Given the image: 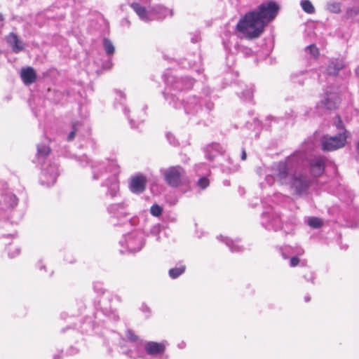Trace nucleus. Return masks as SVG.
<instances>
[{"mask_svg": "<svg viewBox=\"0 0 359 359\" xmlns=\"http://www.w3.org/2000/svg\"><path fill=\"white\" fill-rule=\"evenodd\" d=\"M163 209L157 204H154L151 207L150 212L153 216L158 217L162 214Z\"/></svg>", "mask_w": 359, "mask_h": 359, "instance_id": "obj_32", "label": "nucleus"}, {"mask_svg": "<svg viewBox=\"0 0 359 359\" xmlns=\"http://www.w3.org/2000/svg\"><path fill=\"white\" fill-rule=\"evenodd\" d=\"M4 18H3V15L2 14H0V20H3Z\"/></svg>", "mask_w": 359, "mask_h": 359, "instance_id": "obj_47", "label": "nucleus"}, {"mask_svg": "<svg viewBox=\"0 0 359 359\" xmlns=\"http://www.w3.org/2000/svg\"><path fill=\"white\" fill-rule=\"evenodd\" d=\"M166 88L164 96L166 100H170V103H172L175 108H180L183 106L186 113H190L188 106H185L182 101L179 100L176 96V93L183 90L190 89L194 83L191 78H177L172 75L166 76L165 79Z\"/></svg>", "mask_w": 359, "mask_h": 359, "instance_id": "obj_4", "label": "nucleus"}, {"mask_svg": "<svg viewBox=\"0 0 359 359\" xmlns=\"http://www.w3.org/2000/svg\"><path fill=\"white\" fill-rule=\"evenodd\" d=\"M127 338L131 341L136 343L137 346L143 345V341L139 339V337L136 335L132 330H128L126 332Z\"/></svg>", "mask_w": 359, "mask_h": 359, "instance_id": "obj_28", "label": "nucleus"}, {"mask_svg": "<svg viewBox=\"0 0 359 359\" xmlns=\"http://www.w3.org/2000/svg\"><path fill=\"white\" fill-rule=\"evenodd\" d=\"M146 353L151 355H157L164 353L165 346L163 343L148 341L144 345Z\"/></svg>", "mask_w": 359, "mask_h": 359, "instance_id": "obj_16", "label": "nucleus"}, {"mask_svg": "<svg viewBox=\"0 0 359 359\" xmlns=\"http://www.w3.org/2000/svg\"><path fill=\"white\" fill-rule=\"evenodd\" d=\"M279 6L274 1H268L259 6L257 11L245 14L236 25L238 31L246 38L252 39L259 37L265 26L276 17Z\"/></svg>", "mask_w": 359, "mask_h": 359, "instance_id": "obj_1", "label": "nucleus"}, {"mask_svg": "<svg viewBox=\"0 0 359 359\" xmlns=\"http://www.w3.org/2000/svg\"><path fill=\"white\" fill-rule=\"evenodd\" d=\"M265 180L269 185H272L274 183L276 179L275 175L273 174V172L266 176Z\"/></svg>", "mask_w": 359, "mask_h": 359, "instance_id": "obj_36", "label": "nucleus"}, {"mask_svg": "<svg viewBox=\"0 0 359 359\" xmlns=\"http://www.w3.org/2000/svg\"><path fill=\"white\" fill-rule=\"evenodd\" d=\"M50 149L45 144L37 145V156L39 160H43L47 156L49 155Z\"/></svg>", "mask_w": 359, "mask_h": 359, "instance_id": "obj_24", "label": "nucleus"}, {"mask_svg": "<svg viewBox=\"0 0 359 359\" xmlns=\"http://www.w3.org/2000/svg\"><path fill=\"white\" fill-rule=\"evenodd\" d=\"M305 154L296 151L284 161L275 163L271 167V171L275 175L276 181L282 185L290 183V180L297 170V168L303 163Z\"/></svg>", "mask_w": 359, "mask_h": 359, "instance_id": "obj_3", "label": "nucleus"}, {"mask_svg": "<svg viewBox=\"0 0 359 359\" xmlns=\"http://www.w3.org/2000/svg\"><path fill=\"white\" fill-rule=\"evenodd\" d=\"M146 184L147 179L144 175H135L130 179L129 189L133 193L140 194L144 191Z\"/></svg>", "mask_w": 359, "mask_h": 359, "instance_id": "obj_10", "label": "nucleus"}, {"mask_svg": "<svg viewBox=\"0 0 359 359\" xmlns=\"http://www.w3.org/2000/svg\"><path fill=\"white\" fill-rule=\"evenodd\" d=\"M15 248V253H13L11 252V247H9L8 248V255L11 257H15L16 255H19L20 253V249L18 248Z\"/></svg>", "mask_w": 359, "mask_h": 359, "instance_id": "obj_39", "label": "nucleus"}, {"mask_svg": "<svg viewBox=\"0 0 359 359\" xmlns=\"http://www.w3.org/2000/svg\"><path fill=\"white\" fill-rule=\"evenodd\" d=\"M103 46L104 50L107 55H110L114 54L115 48L113 43L109 39L104 38L103 39Z\"/></svg>", "mask_w": 359, "mask_h": 359, "instance_id": "obj_27", "label": "nucleus"}, {"mask_svg": "<svg viewBox=\"0 0 359 359\" xmlns=\"http://www.w3.org/2000/svg\"><path fill=\"white\" fill-rule=\"evenodd\" d=\"M130 123L131 124V126L133 127V121L132 120H130Z\"/></svg>", "mask_w": 359, "mask_h": 359, "instance_id": "obj_48", "label": "nucleus"}, {"mask_svg": "<svg viewBox=\"0 0 359 359\" xmlns=\"http://www.w3.org/2000/svg\"><path fill=\"white\" fill-rule=\"evenodd\" d=\"M224 149L218 143H212L205 149V156L208 159L212 161L217 156L222 154Z\"/></svg>", "mask_w": 359, "mask_h": 359, "instance_id": "obj_19", "label": "nucleus"}, {"mask_svg": "<svg viewBox=\"0 0 359 359\" xmlns=\"http://www.w3.org/2000/svg\"><path fill=\"white\" fill-rule=\"evenodd\" d=\"M6 42L11 46L12 50L15 53H19L25 48V43L21 41L18 35L13 32H11L6 36Z\"/></svg>", "mask_w": 359, "mask_h": 359, "instance_id": "obj_14", "label": "nucleus"}, {"mask_svg": "<svg viewBox=\"0 0 359 359\" xmlns=\"http://www.w3.org/2000/svg\"><path fill=\"white\" fill-rule=\"evenodd\" d=\"M359 14V8H354L347 11L346 15L348 18H353Z\"/></svg>", "mask_w": 359, "mask_h": 359, "instance_id": "obj_35", "label": "nucleus"}, {"mask_svg": "<svg viewBox=\"0 0 359 359\" xmlns=\"http://www.w3.org/2000/svg\"><path fill=\"white\" fill-rule=\"evenodd\" d=\"M165 181L172 187H178L186 177L184 169L180 166H171L162 171Z\"/></svg>", "mask_w": 359, "mask_h": 359, "instance_id": "obj_7", "label": "nucleus"}, {"mask_svg": "<svg viewBox=\"0 0 359 359\" xmlns=\"http://www.w3.org/2000/svg\"><path fill=\"white\" fill-rule=\"evenodd\" d=\"M299 263V259L297 257H292L290 259V265L291 267H294Z\"/></svg>", "mask_w": 359, "mask_h": 359, "instance_id": "obj_38", "label": "nucleus"}, {"mask_svg": "<svg viewBox=\"0 0 359 359\" xmlns=\"http://www.w3.org/2000/svg\"><path fill=\"white\" fill-rule=\"evenodd\" d=\"M300 4L303 11L306 13L312 14L315 12V8L309 0H302Z\"/></svg>", "mask_w": 359, "mask_h": 359, "instance_id": "obj_26", "label": "nucleus"}, {"mask_svg": "<svg viewBox=\"0 0 359 359\" xmlns=\"http://www.w3.org/2000/svg\"><path fill=\"white\" fill-rule=\"evenodd\" d=\"M346 131L339 132L333 137L325 136L322 140V149L324 151H334L345 145L346 140Z\"/></svg>", "mask_w": 359, "mask_h": 359, "instance_id": "obj_8", "label": "nucleus"}, {"mask_svg": "<svg viewBox=\"0 0 359 359\" xmlns=\"http://www.w3.org/2000/svg\"><path fill=\"white\" fill-rule=\"evenodd\" d=\"M18 200L16 196L12 193L6 192L0 196V227L10 229L13 226V222H8L14 208L18 205Z\"/></svg>", "mask_w": 359, "mask_h": 359, "instance_id": "obj_5", "label": "nucleus"}, {"mask_svg": "<svg viewBox=\"0 0 359 359\" xmlns=\"http://www.w3.org/2000/svg\"><path fill=\"white\" fill-rule=\"evenodd\" d=\"M185 269L186 266L184 265H180L179 267L170 269L168 273L170 278L175 279L182 275L185 271Z\"/></svg>", "mask_w": 359, "mask_h": 359, "instance_id": "obj_25", "label": "nucleus"}, {"mask_svg": "<svg viewBox=\"0 0 359 359\" xmlns=\"http://www.w3.org/2000/svg\"><path fill=\"white\" fill-rule=\"evenodd\" d=\"M311 183L310 178L306 174L296 170L290 178V183L286 185L289 186L293 194L302 196L307 193Z\"/></svg>", "mask_w": 359, "mask_h": 359, "instance_id": "obj_6", "label": "nucleus"}, {"mask_svg": "<svg viewBox=\"0 0 359 359\" xmlns=\"http://www.w3.org/2000/svg\"><path fill=\"white\" fill-rule=\"evenodd\" d=\"M325 170V158L322 156H317L310 161L311 173L314 177L320 176Z\"/></svg>", "mask_w": 359, "mask_h": 359, "instance_id": "obj_13", "label": "nucleus"}, {"mask_svg": "<svg viewBox=\"0 0 359 359\" xmlns=\"http://www.w3.org/2000/svg\"><path fill=\"white\" fill-rule=\"evenodd\" d=\"M306 53H309L314 59L318 58L319 55V50L315 44H311L305 48Z\"/></svg>", "mask_w": 359, "mask_h": 359, "instance_id": "obj_29", "label": "nucleus"}, {"mask_svg": "<svg viewBox=\"0 0 359 359\" xmlns=\"http://www.w3.org/2000/svg\"><path fill=\"white\" fill-rule=\"evenodd\" d=\"M152 13V20H163L168 14L172 16V11L169 10L166 7L163 5H157L151 8Z\"/></svg>", "mask_w": 359, "mask_h": 359, "instance_id": "obj_17", "label": "nucleus"}, {"mask_svg": "<svg viewBox=\"0 0 359 359\" xmlns=\"http://www.w3.org/2000/svg\"><path fill=\"white\" fill-rule=\"evenodd\" d=\"M239 96H241L245 100H251L253 94V89L252 87H247L245 90L241 93H237Z\"/></svg>", "mask_w": 359, "mask_h": 359, "instance_id": "obj_31", "label": "nucleus"}, {"mask_svg": "<svg viewBox=\"0 0 359 359\" xmlns=\"http://www.w3.org/2000/svg\"><path fill=\"white\" fill-rule=\"evenodd\" d=\"M83 126V123L79 121H74L72 123V131L69 133L67 137L68 142L72 141L76 134L79 131L80 128Z\"/></svg>", "mask_w": 359, "mask_h": 359, "instance_id": "obj_22", "label": "nucleus"}, {"mask_svg": "<svg viewBox=\"0 0 359 359\" xmlns=\"http://www.w3.org/2000/svg\"><path fill=\"white\" fill-rule=\"evenodd\" d=\"M59 175L58 168L56 164H50L43 169L41 175V182L46 186H52L55 184L57 177Z\"/></svg>", "mask_w": 359, "mask_h": 359, "instance_id": "obj_9", "label": "nucleus"}, {"mask_svg": "<svg viewBox=\"0 0 359 359\" xmlns=\"http://www.w3.org/2000/svg\"><path fill=\"white\" fill-rule=\"evenodd\" d=\"M344 67V63L342 60H332L326 68V74L330 76H336Z\"/></svg>", "mask_w": 359, "mask_h": 359, "instance_id": "obj_21", "label": "nucleus"}, {"mask_svg": "<svg viewBox=\"0 0 359 359\" xmlns=\"http://www.w3.org/2000/svg\"><path fill=\"white\" fill-rule=\"evenodd\" d=\"M283 257L285 259H287V257L286 256V255L285 254H283Z\"/></svg>", "mask_w": 359, "mask_h": 359, "instance_id": "obj_46", "label": "nucleus"}, {"mask_svg": "<svg viewBox=\"0 0 359 359\" xmlns=\"http://www.w3.org/2000/svg\"><path fill=\"white\" fill-rule=\"evenodd\" d=\"M126 245L131 252H137L144 245L142 237L139 233L130 234L126 238Z\"/></svg>", "mask_w": 359, "mask_h": 359, "instance_id": "obj_11", "label": "nucleus"}, {"mask_svg": "<svg viewBox=\"0 0 359 359\" xmlns=\"http://www.w3.org/2000/svg\"><path fill=\"white\" fill-rule=\"evenodd\" d=\"M308 224L312 228L317 229L322 226L323 222L320 219L313 217L309 218Z\"/></svg>", "mask_w": 359, "mask_h": 359, "instance_id": "obj_30", "label": "nucleus"}, {"mask_svg": "<svg viewBox=\"0 0 359 359\" xmlns=\"http://www.w3.org/2000/svg\"><path fill=\"white\" fill-rule=\"evenodd\" d=\"M334 125L336 126L337 128L344 130L342 121L338 116L334 118Z\"/></svg>", "mask_w": 359, "mask_h": 359, "instance_id": "obj_37", "label": "nucleus"}, {"mask_svg": "<svg viewBox=\"0 0 359 359\" xmlns=\"http://www.w3.org/2000/svg\"><path fill=\"white\" fill-rule=\"evenodd\" d=\"M130 7L133 9L140 19L144 22L152 21L151 8H146L137 2H133L130 4Z\"/></svg>", "mask_w": 359, "mask_h": 359, "instance_id": "obj_12", "label": "nucleus"}, {"mask_svg": "<svg viewBox=\"0 0 359 359\" xmlns=\"http://www.w3.org/2000/svg\"><path fill=\"white\" fill-rule=\"evenodd\" d=\"M218 239L224 241L226 245L229 247L231 251L233 252H238L241 250V247L237 244H235L234 242L229 238H224L222 236H219Z\"/></svg>", "mask_w": 359, "mask_h": 359, "instance_id": "obj_23", "label": "nucleus"}, {"mask_svg": "<svg viewBox=\"0 0 359 359\" xmlns=\"http://www.w3.org/2000/svg\"><path fill=\"white\" fill-rule=\"evenodd\" d=\"M20 77L25 85H30L35 82L36 74L32 67H27L21 69Z\"/></svg>", "mask_w": 359, "mask_h": 359, "instance_id": "obj_18", "label": "nucleus"}, {"mask_svg": "<svg viewBox=\"0 0 359 359\" xmlns=\"http://www.w3.org/2000/svg\"><path fill=\"white\" fill-rule=\"evenodd\" d=\"M304 253V250L302 249H301L299 252H298V255H301Z\"/></svg>", "mask_w": 359, "mask_h": 359, "instance_id": "obj_45", "label": "nucleus"}, {"mask_svg": "<svg viewBox=\"0 0 359 359\" xmlns=\"http://www.w3.org/2000/svg\"><path fill=\"white\" fill-rule=\"evenodd\" d=\"M107 210L110 215L117 218L123 217L128 215L126 207L123 203L111 204Z\"/></svg>", "mask_w": 359, "mask_h": 359, "instance_id": "obj_20", "label": "nucleus"}, {"mask_svg": "<svg viewBox=\"0 0 359 359\" xmlns=\"http://www.w3.org/2000/svg\"><path fill=\"white\" fill-rule=\"evenodd\" d=\"M91 168L93 179L95 180H100L107 175L104 181L102 182V186L107 188L106 193L107 196L111 198L116 196L119 191L117 175L120 172V168L116 161L111 159L94 161L92 163Z\"/></svg>", "mask_w": 359, "mask_h": 359, "instance_id": "obj_2", "label": "nucleus"}, {"mask_svg": "<svg viewBox=\"0 0 359 359\" xmlns=\"http://www.w3.org/2000/svg\"><path fill=\"white\" fill-rule=\"evenodd\" d=\"M197 184L202 189H205V188H207L209 186V180L205 177H201L198 180Z\"/></svg>", "mask_w": 359, "mask_h": 359, "instance_id": "obj_34", "label": "nucleus"}, {"mask_svg": "<svg viewBox=\"0 0 359 359\" xmlns=\"http://www.w3.org/2000/svg\"><path fill=\"white\" fill-rule=\"evenodd\" d=\"M53 359H57V357L56 355H55Z\"/></svg>", "mask_w": 359, "mask_h": 359, "instance_id": "obj_49", "label": "nucleus"}, {"mask_svg": "<svg viewBox=\"0 0 359 359\" xmlns=\"http://www.w3.org/2000/svg\"><path fill=\"white\" fill-rule=\"evenodd\" d=\"M320 103L327 109H334L339 103V95L336 93H326Z\"/></svg>", "mask_w": 359, "mask_h": 359, "instance_id": "obj_15", "label": "nucleus"}, {"mask_svg": "<svg viewBox=\"0 0 359 359\" xmlns=\"http://www.w3.org/2000/svg\"><path fill=\"white\" fill-rule=\"evenodd\" d=\"M117 95L119 97L120 100H125L126 96L121 91H117Z\"/></svg>", "mask_w": 359, "mask_h": 359, "instance_id": "obj_42", "label": "nucleus"}, {"mask_svg": "<svg viewBox=\"0 0 359 359\" xmlns=\"http://www.w3.org/2000/svg\"><path fill=\"white\" fill-rule=\"evenodd\" d=\"M247 158V154L245 152V150L244 149H242V152H241V159L243 161H245L246 160Z\"/></svg>", "mask_w": 359, "mask_h": 359, "instance_id": "obj_41", "label": "nucleus"}, {"mask_svg": "<svg viewBox=\"0 0 359 359\" xmlns=\"http://www.w3.org/2000/svg\"><path fill=\"white\" fill-rule=\"evenodd\" d=\"M356 150H357V153L359 156V141L357 143Z\"/></svg>", "mask_w": 359, "mask_h": 359, "instance_id": "obj_43", "label": "nucleus"}, {"mask_svg": "<svg viewBox=\"0 0 359 359\" xmlns=\"http://www.w3.org/2000/svg\"><path fill=\"white\" fill-rule=\"evenodd\" d=\"M304 278L307 280V281H309L311 280L312 283H313V280L314 279V277H313V275L312 273H310L309 276H306V275H304Z\"/></svg>", "mask_w": 359, "mask_h": 359, "instance_id": "obj_40", "label": "nucleus"}, {"mask_svg": "<svg viewBox=\"0 0 359 359\" xmlns=\"http://www.w3.org/2000/svg\"><path fill=\"white\" fill-rule=\"evenodd\" d=\"M305 301H306V302H309V301H310V297H309V296H306V297H305Z\"/></svg>", "mask_w": 359, "mask_h": 359, "instance_id": "obj_44", "label": "nucleus"}, {"mask_svg": "<svg viewBox=\"0 0 359 359\" xmlns=\"http://www.w3.org/2000/svg\"><path fill=\"white\" fill-rule=\"evenodd\" d=\"M327 8L330 11L335 13L340 12V4L339 3H330L327 4Z\"/></svg>", "mask_w": 359, "mask_h": 359, "instance_id": "obj_33", "label": "nucleus"}]
</instances>
